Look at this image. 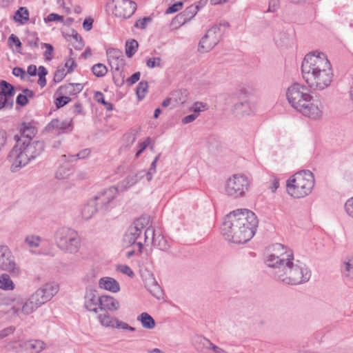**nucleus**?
<instances>
[{
	"instance_id": "nucleus-30",
	"label": "nucleus",
	"mask_w": 353,
	"mask_h": 353,
	"mask_svg": "<svg viewBox=\"0 0 353 353\" xmlns=\"http://www.w3.org/2000/svg\"><path fill=\"white\" fill-rule=\"evenodd\" d=\"M97 211H99V208L95 204L94 201L92 199L89 201L82 209V216L84 219L88 220L91 219Z\"/></svg>"
},
{
	"instance_id": "nucleus-61",
	"label": "nucleus",
	"mask_w": 353,
	"mask_h": 353,
	"mask_svg": "<svg viewBox=\"0 0 353 353\" xmlns=\"http://www.w3.org/2000/svg\"><path fill=\"white\" fill-rule=\"evenodd\" d=\"M345 210L347 214L353 218V197L346 201L345 203Z\"/></svg>"
},
{
	"instance_id": "nucleus-43",
	"label": "nucleus",
	"mask_w": 353,
	"mask_h": 353,
	"mask_svg": "<svg viewBox=\"0 0 353 353\" xmlns=\"http://www.w3.org/2000/svg\"><path fill=\"white\" fill-rule=\"evenodd\" d=\"M92 72L97 77H103L108 72L107 67L103 63H97L92 67Z\"/></svg>"
},
{
	"instance_id": "nucleus-28",
	"label": "nucleus",
	"mask_w": 353,
	"mask_h": 353,
	"mask_svg": "<svg viewBox=\"0 0 353 353\" xmlns=\"http://www.w3.org/2000/svg\"><path fill=\"white\" fill-rule=\"evenodd\" d=\"M83 88L81 83H68L67 85H61L58 89L60 94L64 95H75L79 93Z\"/></svg>"
},
{
	"instance_id": "nucleus-25",
	"label": "nucleus",
	"mask_w": 353,
	"mask_h": 353,
	"mask_svg": "<svg viewBox=\"0 0 353 353\" xmlns=\"http://www.w3.org/2000/svg\"><path fill=\"white\" fill-rule=\"evenodd\" d=\"M199 10V6L191 5L186 8L184 11L176 17L177 21L181 24L190 21L198 12Z\"/></svg>"
},
{
	"instance_id": "nucleus-38",
	"label": "nucleus",
	"mask_w": 353,
	"mask_h": 353,
	"mask_svg": "<svg viewBox=\"0 0 353 353\" xmlns=\"http://www.w3.org/2000/svg\"><path fill=\"white\" fill-rule=\"evenodd\" d=\"M24 43L32 50L38 48L41 46L39 39L35 33L29 34L24 40Z\"/></svg>"
},
{
	"instance_id": "nucleus-60",
	"label": "nucleus",
	"mask_w": 353,
	"mask_h": 353,
	"mask_svg": "<svg viewBox=\"0 0 353 353\" xmlns=\"http://www.w3.org/2000/svg\"><path fill=\"white\" fill-rule=\"evenodd\" d=\"M70 174V170L66 169L65 168H59L57 172H56V177L59 179H65Z\"/></svg>"
},
{
	"instance_id": "nucleus-50",
	"label": "nucleus",
	"mask_w": 353,
	"mask_h": 353,
	"mask_svg": "<svg viewBox=\"0 0 353 353\" xmlns=\"http://www.w3.org/2000/svg\"><path fill=\"white\" fill-rule=\"evenodd\" d=\"M41 48H46L43 55L47 60L50 61L52 59V54L54 50L53 46L49 43H41Z\"/></svg>"
},
{
	"instance_id": "nucleus-20",
	"label": "nucleus",
	"mask_w": 353,
	"mask_h": 353,
	"mask_svg": "<svg viewBox=\"0 0 353 353\" xmlns=\"http://www.w3.org/2000/svg\"><path fill=\"white\" fill-rule=\"evenodd\" d=\"M84 299V305L88 310L94 313H97L99 311L101 296H98L96 290L87 289Z\"/></svg>"
},
{
	"instance_id": "nucleus-52",
	"label": "nucleus",
	"mask_w": 353,
	"mask_h": 353,
	"mask_svg": "<svg viewBox=\"0 0 353 353\" xmlns=\"http://www.w3.org/2000/svg\"><path fill=\"white\" fill-rule=\"evenodd\" d=\"M208 109V105L206 103L203 102H195L192 108H190V111H193L194 113L198 114L203 110Z\"/></svg>"
},
{
	"instance_id": "nucleus-19",
	"label": "nucleus",
	"mask_w": 353,
	"mask_h": 353,
	"mask_svg": "<svg viewBox=\"0 0 353 353\" xmlns=\"http://www.w3.org/2000/svg\"><path fill=\"white\" fill-rule=\"evenodd\" d=\"M147 223L148 221L145 218L141 217L135 220L133 224L128 228L124 236V241L129 244L135 243Z\"/></svg>"
},
{
	"instance_id": "nucleus-44",
	"label": "nucleus",
	"mask_w": 353,
	"mask_h": 353,
	"mask_svg": "<svg viewBox=\"0 0 353 353\" xmlns=\"http://www.w3.org/2000/svg\"><path fill=\"white\" fill-rule=\"evenodd\" d=\"M148 83L147 81H142L139 82V83L137 88V90H136V93H137V97L139 99H143L145 97V94L148 91Z\"/></svg>"
},
{
	"instance_id": "nucleus-64",
	"label": "nucleus",
	"mask_w": 353,
	"mask_h": 353,
	"mask_svg": "<svg viewBox=\"0 0 353 353\" xmlns=\"http://www.w3.org/2000/svg\"><path fill=\"white\" fill-rule=\"evenodd\" d=\"M140 77H141L140 72H137L134 73L130 77H129L126 80V82L129 85H132L134 84L135 83H137L139 80Z\"/></svg>"
},
{
	"instance_id": "nucleus-42",
	"label": "nucleus",
	"mask_w": 353,
	"mask_h": 353,
	"mask_svg": "<svg viewBox=\"0 0 353 353\" xmlns=\"http://www.w3.org/2000/svg\"><path fill=\"white\" fill-rule=\"evenodd\" d=\"M46 347V343L41 340H30L29 350L39 353Z\"/></svg>"
},
{
	"instance_id": "nucleus-46",
	"label": "nucleus",
	"mask_w": 353,
	"mask_h": 353,
	"mask_svg": "<svg viewBox=\"0 0 353 353\" xmlns=\"http://www.w3.org/2000/svg\"><path fill=\"white\" fill-rule=\"evenodd\" d=\"M160 156H161L160 154H159L157 156H156V157L152 162L150 167L149 170H148V172H145V176H146L148 181H150L152 180L154 174L156 172L157 163V161L159 160Z\"/></svg>"
},
{
	"instance_id": "nucleus-62",
	"label": "nucleus",
	"mask_w": 353,
	"mask_h": 353,
	"mask_svg": "<svg viewBox=\"0 0 353 353\" xmlns=\"http://www.w3.org/2000/svg\"><path fill=\"white\" fill-rule=\"evenodd\" d=\"M151 20L150 17H143V19L137 20L134 26L138 28L145 29L146 28L147 23Z\"/></svg>"
},
{
	"instance_id": "nucleus-57",
	"label": "nucleus",
	"mask_w": 353,
	"mask_h": 353,
	"mask_svg": "<svg viewBox=\"0 0 353 353\" xmlns=\"http://www.w3.org/2000/svg\"><path fill=\"white\" fill-rule=\"evenodd\" d=\"M117 270L121 273L126 274L130 277H133L134 276V272L127 265H120L117 267Z\"/></svg>"
},
{
	"instance_id": "nucleus-59",
	"label": "nucleus",
	"mask_w": 353,
	"mask_h": 353,
	"mask_svg": "<svg viewBox=\"0 0 353 353\" xmlns=\"http://www.w3.org/2000/svg\"><path fill=\"white\" fill-rule=\"evenodd\" d=\"M8 42L9 46L11 47L13 45H15L17 48H21V42L20 41L19 39L14 34H12L8 37Z\"/></svg>"
},
{
	"instance_id": "nucleus-45",
	"label": "nucleus",
	"mask_w": 353,
	"mask_h": 353,
	"mask_svg": "<svg viewBox=\"0 0 353 353\" xmlns=\"http://www.w3.org/2000/svg\"><path fill=\"white\" fill-rule=\"evenodd\" d=\"M159 232V230H156L152 226L148 227L145 231V242L150 241L152 243Z\"/></svg>"
},
{
	"instance_id": "nucleus-33",
	"label": "nucleus",
	"mask_w": 353,
	"mask_h": 353,
	"mask_svg": "<svg viewBox=\"0 0 353 353\" xmlns=\"http://www.w3.org/2000/svg\"><path fill=\"white\" fill-rule=\"evenodd\" d=\"M152 245L162 251H168L170 248L168 242L162 235L161 231L159 232V234H157V236L154 241L152 243Z\"/></svg>"
},
{
	"instance_id": "nucleus-4",
	"label": "nucleus",
	"mask_w": 353,
	"mask_h": 353,
	"mask_svg": "<svg viewBox=\"0 0 353 353\" xmlns=\"http://www.w3.org/2000/svg\"><path fill=\"white\" fill-rule=\"evenodd\" d=\"M276 276L281 282L289 285H299L307 282L311 272L305 264L294 259L288 261L283 265L279 266L276 271Z\"/></svg>"
},
{
	"instance_id": "nucleus-22",
	"label": "nucleus",
	"mask_w": 353,
	"mask_h": 353,
	"mask_svg": "<svg viewBox=\"0 0 353 353\" xmlns=\"http://www.w3.org/2000/svg\"><path fill=\"white\" fill-rule=\"evenodd\" d=\"M108 60L112 70L119 71L124 65L123 55L121 51L112 48L107 50Z\"/></svg>"
},
{
	"instance_id": "nucleus-14",
	"label": "nucleus",
	"mask_w": 353,
	"mask_h": 353,
	"mask_svg": "<svg viewBox=\"0 0 353 353\" xmlns=\"http://www.w3.org/2000/svg\"><path fill=\"white\" fill-rule=\"evenodd\" d=\"M114 9L112 13L122 19L130 18L137 10V4L130 0H112Z\"/></svg>"
},
{
	"instance_id": "nucleus-63",
	"label": "nucleus",
	"mask_w": 353,
	"mask_h": 353,
	"mask_svg": "<svg viewBox=\"0 0 353 353\" xmlns=\"http://www.w3.org/2000/svg\"><path fill=\"white\" fill-rule=\"evenodd\" d=\"M77 67V64L74 61V60L72 58L68 59L65 63V65L63 68H67V72L70 73L72 72L74 68Z\"/></svg>"
},
{
	"instance_id": "nucleus-16",
	"label": "nucleus",
	"mask_w": 353,
	"mask_h": 353,
	"mask_svg": "<svg viewBox=\"0 0 353 353\" xmlns=\"http://www.w3.org/2000/svg\"><path fill=\"white\" fill-rule=\"evenodd\" d=\"M34 300L31 295L25 302L22 300L14 301L11 307L12 313L19 317H21V315H28L32 313L41 306Z\"/></svg>"
},
{
	"instance_id": "nucleus-24",
	"label": "nucleus",
	"mask_w": 353,
	"mask_h": 353,
	"mask_svg": "<svg viewBox=\"0 0 353 353\" xmlns=\"http://www.w3.org/2000/svg\"><path fill=\"white\" fill-rule=\"evenodd\" d=\"M232 111L236 116L250 115L253 112V108L249 101L244 100L236 103L233 105Z\"/></svg>"
},
{
	"instance_id": "nucleus-11",
	"label": "nucleus",
	"mask_w": 353,
	"mask_h": 353,
	"mask_svg": "<svg viewBox=\"0 0 353 353\" xmlns=\"http://www.w3.org/2000/svg\"><path fill=\"white\" fill-rule=\"evenodd\" d=\"M307 101V102L302 104L297 112L311 119H318L321 118L323 110V106L321 101L315 99L312 95L310 97V99Z\"/></svg>"
},
{
	"instance_id": "nucleus-13",
	"label": "nucleus",
	"mask_w": 353,
	"mask_h": 353,
	"mask_svg": "<svg viewBox=\"0 0 353 353\" xmlns=\"http://www.w3.org/2000/svg\"><path fill=\"white\" fill-rule=\"evenodd\" d=\"M0 268L14 276L20 274V269L17 265L10 250L5 245H0Z\"/></svg>"
},
{
	"instance_id": "nucleus-26",
	"label": "nucleus",
	"mask_w": 353,
	"mask_h": 353,
	"mask_svg": "<svg viewBox=\"0 0 353 353\" xmlns=\"http://www.w3.org/2000/svg\"><path fill=\"white\" fill-rule=\"evenodd\" d=\"M99 286L101 289L112 292H117L120 290L119 283L113 278L105 276L99 281Z\"/></svg>"
},
{
	"instance_id": "nucleus-29",
	"label": "nucleus",
	"mask_w": 353,
	"mask_h": 353,
	"mask_svg": "<svg viewBox=\"0 0 353 353\" xmlns=\"http://www.w3.org/2000/svg\"><path fill=\"white\" fill-rule=\"evenodd\" d=\"M42 290L46 301H49L59 291V285L55 283H48L39 288Z\"/></svg>"
},
{
	"instance_id": "nucleus-48",
	"label": "nucleus",
	"mask_w": 353,
	"mask_h": 353,
	"mask_svg": "<svg viewBox=\"0 0 353 353\" xmlns=\"http://www.w3.org/2000/svg\"><path fill=\"white\" fill-rule=\"evenodd\" d=\"M41 241V238L38 236H28L25 239V243L30 247V248H37L39 245Z\"/></svg>"
},
{
	"instance_id": "nucleus-37",
	"label": "nucleus",
	"mask_w": 353,
	"mask_h": 353,
	"mask_svg": "<svg viewBox=\"0 0 353 353\" xmlns=\"http://www.w3.org/2000/svg\"><path fill=\"white\" fill-rule=\"evenodd\" d=\"M117 318L111 316L108 312L101 314L98 316V319L100 323L105 327H114Z\"/></svg>"
},
{
	"instance_id": "nucleus-9",
	"label": "nucleus",
	"mask_w": 353,
	"mask_h": 353,
	"mask_svg": "<svg viewBox=\"0 0 353 353\" xmlns=\"http://www.w3.org/2000/svg\"><path fill=\"white\" fill-rule=\"evenodd\" d=\"M227 28L229 23L226 21L213 26L201 38L199 43V51L205 53L210 51L220 41L223 31L221 27Z\"/></svg>"
},
{
	"instance_id": "nucleus-34",
	"label": "nucleus",
	"mask_w": 353,
	"mask_h": 353,
	"mask_svg": "<svg viewBox=\"0 0 353 353\" xmlns=\"http://www.w3.org/2000/svg\"><path fill=\"white\" fill-rule=\"evenodd\" d=\"M14 19L21 24L25 23L29 19V12L26 7L19 8L16 12Z\"/></svg>"
},
{
	"instance_id": "nucleus-17",
	"label": "nucleus",
	"mask_w": 353,
	"mask_h": 353,
	"mask_svg": "<svg viewBox=\"0 0 353 353\" xmlns=\"http://www.w3.org/2000/svg\"><path fill=\"white\" fill-rule=\"evenodd\" d=\"M34 300L31 295L25 302L22 300L14 301L11 307L12 313L19 317H21V315H28L32 313L41 306Z\"/></svg>"
},
{
	"instance_id": "nucleus-2",
	"label": "nucleus",
	"mask_w": 353,
	"mask_h": 353,
	"mask_svg": "<svg viewBox=\"0 0 353 353\" xmlns=\"http://www.w3.org/2000/svg\"><path fill=\"white\" fill-rule=\"evenodd\" d=\"M303 79L308 87L314 90H323L333 80L331 63L322 52L313 51L307 54L301 64Z\"/></svg>"
},
{
	"instance_id": "nucleus-51",
	"label": "nucleus",
	"mask_w": 353,
	"mask_h": 353,
	"mask_svg": "<svg viewBox=\"0 0 353 353\" xmlns=\"http://www.w3.org/2000/svg\"><path fill=\"white\" fill-rule=\"evenodd\" d=\"M32 296L33 299H35L34 301H36L37 303H38V305H42L43 304L47 302L43 294H42V290H40L39 289H38L34 293H33L32 294Z\"/></svg>"
},
{
	"instance_id": "nucleus-54",
	"label": "nucleus",
	"mask_w": 353,
	"mask_h": 353,
	"mask_svg": "<svg viewBox=\"0 0 353 353\" xmlns=\"http://www.w3.org/2000/svg\"><path fill=\"white\" fill-rule=\"evenodd\" d=\"M16 330L13 325L8 326L0 330V341L12 334Z\"/></svg>"
},
{
	"instance_id": "nucleus-27",
	"label": "nucleus",
	"mask_w": 353,
	"mask_h": 353,
	"mask_svg": "<svg viewBox=\"0 0 353 353\" xmlns=\"http://www.w3.org/2000/svg\"><path fill=\"white\" fill-rule=\"evenodd\" d=\"M145 288L148 291L157 299L163 298V290L154 278L152 277L147 279Z\"/></svg>"
},
{
	"instance_id": "nucleus-47",
	"label": "nucleus",
	"mask_w": 353,
	"mask_h": 353,
	"mask_svg": "<svg viewBox=\"0 0 353 353\" xmlns=\"http://www.w3.org/2000/svg\"><path fill=\"white\" fill-rule=\"evenodd\" d=\"M186 91L182 90H176L172 92L171 97L172 99L176 102L180 103H184L186 100Z\"/></svg>"
},
{
	"instance_id": "nucleus-10",
	"label": "nucleus",
	"mask_w": 353,
	"mask_h": 353,
	"mask_svg": "<svg viewBox=\"0 0 353 353\" xmlns=\"http://www.w3.org/2000/svg\"><path fill=\"white\" fill-rule=\"evenodd\" d=\"M272 250L274 252L270 254L265 261L269 267L278 270L279 266L283 265L288 261L293 260V252L281 243L273 245Z\"/></svg>"
},
{
	"instance_id": "nucleus-31",
	"label": "nucleus",
	"mask_w": 353,
	"mask_h": 353,
	"mask_svg": "<svg viewBox=\"0 0 353 353\" xmlns=\"http://www.w3.org/2000/svg\"><path fill=\"white\" fill-rule=\"evenodd\" d=\"M137 321L141 322L144 328L148 330L153 329L156 325L154 319L147 312H142L139 316H138Z\"/></svg>"
},
{
	"instance_id": "nucleus-15",
	"label": "nucleus",
	"mask_w": 353,
	"mask_h": 353,
	"mask_svg": "<svg viewBox=\"0 0 353 353\" xmlns=\"http://www.w3.org/2000/svg\"><path fill=\"white\" fill-rule=\"evenodd\" d=\"M0 110H10L14 105L15 90L13 85L2 80L0 82Z\"/></svg>"
},
{
	"instance_id": "nucleus-58",
	"label": "nucleus",
	"mask_w": 353,
	"mask_h": 353,
	"mask_svg": "<svg viewBox=\"0 0 353 353\" xmlns=\"http://www.w3.org/2000/svg\"><path fill=\"white\" fill-rule=\"evenodd\" d=\"M183 2L181 1H178L175 3H174L173 5H172L171 6H170L165 11V13L166 14H171V13H174L176 12H178L180 10L182 9L183 8Z\"/></svg>"
},
{
	"instance_id": "nucleus-41",
	"label": "nucleus",
	"mask_w": 353,
	"mask_h": 353,
	"mask_svg": "<svg viewBox=\"0 0 353 353\" xmlns=\"http://www.w3.org/2000/svg\"><path fill=\"white\" fill-rule=\"evenodd\" d=\"M139 43L135 39L127 41L125 43V54L128 57H132L137 52Z\"/></svg>"
},
{
	"instance_id": "nucleus-12",
	"label": "nucleus",
	"mask_w": 353,
	"mask_h": 353,
	"mask_svg": "<svg viewBox=\"0 0 353 353\" xmlns=\"http://www.w3.org/2000/svg\"><path fill=\"white\" fill-rule=\"evenodd\" d=\"M117 194V188L114 186H112L97 194L92 200L94 201L99 211L106 212L112 208V201Z\"/></svg>"
},
{
	"instance_id": "nucleus-8",
	"label": "nucleus",
	"mask_w": 353,
	"mask_h": 353,
	"mask_svg": "<svg viewBox=\"0 0 353 353\" xmlns=\"http://www.w3.org/2000/svg\"><path fill=\"white\" fill-rule=\"evenodd\" d=\"M312 96L310 89L305 85L294 83L291 85L286 91V98L292 108L296 111L303 103L310 99Z\"/></svg>"
},
{
	"instance_id": "nucleus-53",
	"label": "nucleus",
	"mask_w": 353,
	"mask_h": 353,
	"mask_svg": "<svg viewBox=\"0 0 353 353\" xmlns=\"http://www.w3.org/2000/svg\"><path fill=\"white\" fill-rule=\"evenodd\" d=\"M114 327H117L118 329H122V330H127L130 332L135 331V327L129 325L128 323L123 322V321L119 320L118 319H116V321H115V323L114 325Z\"/></svg>"
},
{
	"instance_id": "nucleus-36",
	"label": "nucleus",
	"mask_w": 353,
	"mask_h": 353,
	"mask_svg": "<svg viewBox=\"0 0 353 353\" xmlns=\"http://www.w3.org/2000/svg\"><path fill=\"white\" fill-rule=\"evenodd\" d=\"M70 123L67 121H60L57 119H52L47 125L48 130H52L54 129L65 130L70 126Z\"/></svg>"
},
{
	"instance_id": "nucleus-49",
	"label": "nucleus",
	"mask_w": 353,
	"mask_h": 353,
	"mask_svg": "<svg viewBox=\"0 0 353 353\" xmlns=\"http://www.w3.org/2000/svg\"><path fill=\"white\" fill-rule=\"evenodd\" d=\"M68 73L65 68L59 67L54 73V81L57 83L61 81Z\"/></svg>"
},
{
	"instance_id": "nucleus-18",
	"label": "nucleus",
	"mask_w": 353,
	"mask_h": 353,
	"mask_svg": "<svg viewBox=\"0 0 353 353\" xmlns=\"http://www.w3.org/2000/svg\"><path fill=\"white\" fill-rule=\"evenodd\" d=\"M34 300L31 295L25 302L22 300L14 301L11 307L12 313L19 317H21V315H28L32 313L41 306Z\"/></svg>"
},
{
	"instance_id": "nucleus-3",
	"label": "nucleus",
	"mask_w": 353,
	"mask_h": 353,
	"mask_svg": "<svg viewBox=\"0 0 353 353\" xmlns=\"http://www.w3.org/2000/svg\"><path fill=\"white\" fill-rule=\"evenodd\" d=\"M45 144L42 141L23 142L18 141L9 154L12 161L11 170L17 172L22 167L37 158L44 150Z\"/></svg>"
},
{
	"instance_id": "nucleus-40",
	"label": "nucleus",
	"mask_w": 353,
	"mask_h": 353,
	"mask_svg": "<svg viewBox=\"0 0 353 353\" xmlns=\"http://www.w3.org/2000/svg\"><path fill=\"white\" fill-rule=\"evenodd\" d=\"M145 176V171H140L137 174L129 175L124 180L125 186L130 187L134 185L139 179L143 178Z\"/></svg>"
},
{
	"instance_id": "nucleus-56",
	"label": "nucleus",
	"mask_w": 353,
	"mask_h": 353,
	"mask_svg": "<svg viewBox=\"0 0 353 353\" xmlns=\"http://www.w3.org/2000/svg\"><path fill=\"white\" fill-rule=\"evenodd\" d=\"M70 98L68 96H61L57 98L55 104L58 108H60L70 101Z\"/></svg>"
},
{
	"instance_id": "nucleus-32",
	"label": "nucleus",
	"mask_w": 353,
	"mask_h": 353,
	"mask_svg": "<svg viewBox=\"0 0 353 353\" xmlns=\"http://www.w3.org/2000/svg\"><path fill=\"white\" fill-rule=\"evenodd\" d=\"M67 36L68 40L71 42L75 49L80 50L83 47L84 44L83 39L76 30L72 29L71 30V34H68Z\"/></svg>"
},
{
	"instance_id": "nucleus-35",
	"label": "nucleus",
	"mask_w": 353,
	"mask_h": 353,
	"mask_svg": "<svg viewBox=\"0 0 353 353\" xmlns=\"http://www.w3.org/2000/svg\"><path fill=\"white\" fill-rule=\"evenodd\" d=\"M0 288L4 290H12L14 288V285L8 274L0 275Z\"/></svg>"
},
{
	"instance_id": "nucleus-21",
	"label": "nucleus",
	"mask_w": 353,
	"mask_h": 353,
	"mask_svg": "<svg viewBox=\"0 0 353 353\" xmlns=\"http://www.w3.org/2000/svg\"><path fill=\"white\" fill-rule=\"evenodd\" d=\"M37 129L30 123L27 124L26 123H23L19 129L20 134L14 135V140L16 141V143H18V141H21L23 142H28L32 141V139L37 134Z\"/></svg>"
},
{
	"instance_id": "nucleus-5",
	"label": "nucleus",
	"mask_w": 353,
	"mask_h": 353,
	"mask_svg": "<svg viewBox=\"0 0 353 353\" xmlns=\"http://www.w3.org/2000/svg\"><path fill=\"white\" fill-rule=\"evenodd\" d=\"M314 176L310 170H301L291 176L286 182L288 193L296 199L310 194L314 186Z\"/></svg>"
},
{
	"instance_id": "nucleus-7",
	"label": "nucleus",
	"mask_w": 353,
	"mask_h": 353,
	"mask_svg": "<svg viewBox=\"0 0 353 353\" xmlns=\"http://www.w3.org/2000/svg\"><path fill=\"white\" fill-rule=\"evenodd\" d=\"M251 180L248 176L243 174H235L225 181L224 193L234 199L243 197L249 190Z\"/></svg>"
},
{
	"instance_id": "nucleus-1",
	"label": "nucleus",
	"mask_w": 353,
	"mask_h": 353,
	"mask_svg": "<svg viewBox=\"0 0 353 353\" xmlns=\"http://www.w3.org/2000/svg\"><path fill=\"white\" fill-rule=\"evenodd\" d=\"M255 214L248 209H237L226 215L221 232L226 240L234 243H245L255 234L258 226Z\"/></svg>"
},
{
	"instance_id": "nucleus-23",
	"label": "nucleus",
	"mask_w": 353,
	"mask_h": 353,
	"mask_svg": "<svg viewBox=\"0 0 353 353\" xmlns=\"http://www.w3.org/2000/svg\"><path fill=\"white\" fill-rule=\"evenodd\" d=\"M119 301L111 296H101V304L99 311L114 312L119 310Z\"/></svg>"
},
{
	"instance_id": "nucleus-6",
	"label": "nucleus",
	"mask_w": 353,
	"mask_h": 353,
	"mask_svg": "<svg viewBox=\"0 0 353 353\" xmlns=\"http://www.w3.org/2000/svg\"><path fill=\"white\" fill-rule=\"evenodd\" d=\"M57 247L64 252L74 254L81 248V240L77 232L69 228H61L54 234Z\"/></svg>"
},
{
	"instance_id": "nucleus-39",
	"label": "nucleus",
	"mask_w": 353,
	"mask_h": 353,
	"mask_svg": "<svg viewBox=\"0 0 353 353\" xmlns=\"http://www.w3.org/2000/svg\"><path fill=\"white\" fill-rule=\"evenodd\" d=\"M343 274L349 279H353V258L345 261L342 265Z\"/></svg>"
},
{
	"instance_id": "nucleus-55",
	"label": "nucleus",
	"mask_w": 353,
	"mask_h": 353,
	"mask_svg": "<svg viewBox=\"0 0 353 353\" xmlns=\"http://www.w3.org/2000/svg\"><path fill=\"white\" fill-rule=\"evenodd\" d=\"M161 62V59L160 57H152L147 61L146 65L150 68H154L156 67H160Z\"/></svg>"
}]
</instances>
